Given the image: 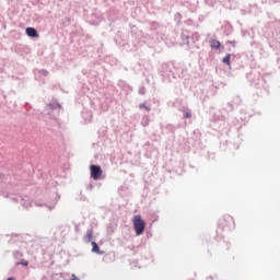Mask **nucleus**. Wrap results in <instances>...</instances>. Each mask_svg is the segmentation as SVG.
Here are the masks:
<instances>
[{"instance_id":"9d476101","label":"nucleus","mask_w":280,"mask_h":280,"mask_svg":"<svg viewBox=\"0 0 280 280\" xmlns=\"http://www.w3.org/2000/svg\"><path fill=\"white\" fill-rule=\"evenodd\" d=\"M21 264H22V266H30V262H27V260L22 261Z\"/></svg>"},{"instance_id":"1a4fd4ad","label":"nucleus","mask_w":280,"mask_h":280,"mask_svg":"<svg viewBox=\"0 0 280 280\" xmlns=\"http://www.w3.org/2000/svg\"><path fill=\"white\" fill-rule=\"evenodd\" d=\"M139 108H141V109H145V110H150V107H148L147 105H145V103H142V104H140L139 105Z\"/></svg>"},{"instance_id":"6e6552de","label":"nucleus","mask_w":280,"mask_h":280,"mask_svg":"<svg viewBox=\"0 0 280 280\" xmlns=\"http://www.w3.org/2000/svg\"><path fill=\"white\" fill-rule=\"evenodd\" d=\"M93 240V231H88L85 234V241L91 242Z\"/></svg>"},{"instance_id":"9b49d317","label":"nucleus","mask_w":280,"mask_h":280,"mask_svg":"<svg viewBox=\"0 0 280 280\" xmlns=\"http://www.w3.org/2000/svg\"><path fill=\"white\" fill-rule=\"evenodd\" d=\"M185 117H188V118H189V117H191V114L186 113V114H185Z\"/></svg>"},{"instance_id":"0eeeda50","label":"nucleus","mask_w":280,"mask_h":280,"mask_svg":"<svg viewBox=\"0 0 280 280\" xmlns=\"http://www.w3.org/2000/svg\"><path fill=\"white\" fill-rule=\"evenodd\" d=\"M223 62H224V65H228V67H231V54H228V55L223 58Z\"/></svg>"},{"instance_id":"f03ea898","label":"nucleus","mask_w":280,"mask_h":280,"mask_svg":"<svg viewBox=\"0 0 280 280\" xmlns=\"http://www.w3.org/2000/svg\"><path fill=\"white\" fill-rule=\"evenodd\" d=\"M90 172H91V178H93L94 180H100L102 178V166L91 165Z\"/></svg>"},{"instance_id":"423d86ee","label":"nucleus","mask_w":280,"mask_h":280,"mask_svg":"<svg viewBox=\"0 0 280 280\" xmlns=\"http://www.w3.org/2000/svg\"><path fill=\"white\" fill-rule=\"evenodd\" d=\"M220 46H221V44H220V40H218V39H212V40L210 42V47H211L212 49H220Z\"/></svg>"},{"instance_id":"39448f33","label":"nucleus","mask_w":280,"mask_h":280,"mask_svg":"<svg viewBox=\"0 0 280 280\" xmlns=\"http://www.w3.org/2000/svg\"><path fill=\"white\" fill-rule=\"evenodd\" d=\"M92 253H96V255H103L104 253L100 250V246L97 243L92 242Z\"/></svg>"},{"instance_id":"f257e3e1","label":"nucleus","mask_w":280,"mask_h":280,"mask_svg":"<svg viewBox=\"0 0 280 280\" xmlns=\"http://www.w3.org/2000/svg\"><path fill=\"white\" fill-rule=\"evenodd\" d=\"M132 224L136 231V235H143V231H145V221H143L141 215H135L132 219Z\"/></svg>"},{"instance_id":"20e7f679","label":"nucleus","mask_w":280,"mask_h":280,"mask_svg":"<svg viewBox=\"0 0 280 280\" xmlns=\"http://www.w3.org/2000/svg\"><path fill=\"white\" fill-rule=\"evenodd\" d=\"M26 35H28L31 38H38V32L34 27H26L25 30Z\"/></svg>"},{"instance_id":"4468645a","label":"nucleus","mask_w":280,"mask_h":280,"mask_svg":"<svg viewBox=\"0 0 280 280\" xmlns=\"http://www.w3.org/2000/svg\"><path fill=\"white\" fill-rule=\"evenodd\" d=\"M72 280H78V278H74V279H72Z\"/></svg>"},{"instance_id":"7ed1b4c3","label":"nucleus","mask_w":280,"mask_h":280,"mask_svg":"<svg viewBox=\"0 0 280 280\" xmlns=\"http://www.w3.org/2000/svg\"><path fill=\"white\" fill-rule=\"evenodd\" d=\"M233 222V218L228 217V218H222L219 220V226L224 230V229H229V223Z\"/></svg>"},{"instance_id":"f8f14e48","label":"nucleus","mask_w":280,"mask_h":280,"mask_svg":"<svg viewBox=\"0 0 280 280\" xmlns=\"http://www.w3.org/2000/svg\"><path fill=\"white\" fill-rule=\"evenodd\" d=\"M8 280H14V278H8Z\"/></svg>"},{"instance_id":"ddd939ff","label":"nucleus","mask_w":280,"mask_h":280,"mask_svg":"<svg viewBox=\"0 0 280 280\" xmlns=\"http://www.w3.org/2000/svg\"><path fill=\"white\" fill-rule=\"evenodd\" d=\"M231 45H234V43L233 42H229Z\"/></svg>"}]
</instances>
